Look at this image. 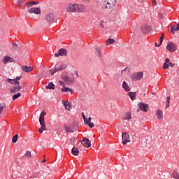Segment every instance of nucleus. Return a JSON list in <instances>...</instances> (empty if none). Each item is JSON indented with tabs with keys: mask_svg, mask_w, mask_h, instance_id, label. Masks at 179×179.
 I'll use <instances>...</instances> for the list:
<instances>
[{
	"mask_svg": "<svg viewBox=\"0 0 179 179\" xmlns=\"http://www.w3.org/2000/svg\"><path fill=\"white\" fill-rule=\"evenodd\" d=\"M163 38H164V34H162L161 37L159 38V43L160 44H162L163 43Z\"/></svg>",
	"mask_w": 179,
	"mask_h": 179,
	"instance_id": "obj_39",
	"label": "nucleus"
},
{
	"mask_svg": "<svg viewBox=\"0 0 179 179\" xmlns=\"http://www.w3.org/2000/svg\"><path fill=\"white\" fill-rule=\"evenodd\" d=\"M6 82H8L11 85H20V83L19 81H17V80H15V79L8 78L6 80Z\"/></svg>",
	"mask_w": 179,
	"mask_h": 179,
	"instance_id": "obj_21",
	"label": "nucleus"
},
{
	"mask_svg": "<svg viewBox=\"0 0 179 179\" xmlns=\"http://www.w3.org/2000/svg\"><path fill=\"white\" fill-rule=\"evenodd\" d=\"M166 50L170 52H176L177 51V45L175 43L169 42L166 46Z\"/></svg>",
	"mask_w": 179,
	"mask_h": 179,
	"instance_id": "obj_4",
	"label": "nucleus"
},
{
	"mask_svg": "<svg viewBox=\"0 0 179 179\" xmlns=\"http://www.w3.org/2000/svg\"><path fill=\"white\" fill-rule=\"evenodd\" d=\"M76 75L78 78H79V74L78 73V71H76Z\"/></svg>",
	"mask_w": 179,
	"mask_h": 179,
	"instance_id": "obj_56",
	"label": "nucleus"
},
{
	"mask_svg": "<svg viewBox=\"0 0 179 179\" xmlns=\"http://www.w3.org/2000/svg\"><path fill=\"white\" fill-rule=\"evenodd\" d=\"M45 20L48 23H52V22H54V14H52V13L47 14L45 16Z\"/></svg>",
	"mask_w": 179,
	"mask_h": 179,
	"instance_id": "obj_14",
	"label": "nucleus"
},
{
	"mask_svg": "<svg viewBox=\"0 0 179 179\" xmlns=\"http://www.w3.org/2000/svg\"><path fill=\"white\" fill-rule=\"evenodd\" d=\"M22 71H24V72H26V73H29V72H31L33 69L31 66H22Z\"/></svg>",
	"mask_w": 179,
	"mask_h": 179,
	"instance_id": "obj_20",
	"label": "nucleus"
},
{
	"mask_svg": "<svg viewBox=\"0 0 179 179\" xmlns=\"http://www.w3.org/2000/svg\"><path fill=\"white\" fill-rule=\"evenodd\" d=\"M106 9H113L117 5V0H105Z\"/></svg>",
	"mask_w": 179,
	"mask_h": 179,
	"instance_id": "obj_3",
	"label": "nucleus"
},
{
	"mask_svg": "<svg viewBox=\"0 0 179 179\" xmlns=\"http://www.w3.org/2000/svg\"><path fill=\"white\" fill-rule=\"evenodd\" d=\"M45 162H47V160L45 159L42 160V163H45Z\"/></svg>",
	"mask_w": 179,
	"mask_h": 179,
	"instance_id": "obj_57",
	"label": "nucleus"
},
{
	"mask_svg": "<svg viewBox=\"0 0 179 179\" xmlns=\"http://www.w3.org/2000/svg\"><path fill=\"white\" fill-rule=\"evenodd\" d=\"M70 142H71V143H75V142H76V138H75V137H71V138H70Z\"/></svg>",
	"mask_w": 179,
	"mask_h": 179,
	"instance_id": "obj_41",
	"label": "nucleus"
},
{
	"mask_svg": "<svg viewBox=\"0 0 179 179\" xmlns=\"http://www.w3.org/2000/svg\"><path fill=\"white\" fill-rule=\"evenodd\" d=\"M60 67L62 68V71L63 69H66V68H68V64L66 63H62L60 64Z\"/></svg>",
	"mask_w": 179,
	"mask_h": 179,
	"instance_id": "obj_33",
	"label": "nucleus"
},
{
	"mask_svg": "<svg viewBox=\"0 0 179 179\" xmlns=\"http://www.w3.org/2000/svg\"><path fill=\"white\" fill-rule=\"evenodd\" d=\"M71 153L74 156H78V155H79V150L78 149V148L73 147L71 150Z\"/></svg>",
	"mask_w": 179,
	"mask_h": 179,
	"instance_id": "obj_24",
	"label": "nucleus"
},
{
	"mask_svg": "<svg viewBox=\"0 0 179 179\" xmlns=\"http://www.w3.org/2000/svg\"><path fill=\"white\" fill-rule=\"evenodd\" d=\"M67 52H68L66 51V50H65V49H60V50H59V52L58 53H55V57L56 58H58V57H59V55L65 56V55H66Z\"/></svg>",
	"mask_w": 179,
	"mask_h": 179,
	"instance_id": "obj_13",
	"label": "nucleus"
},
{
	"mask_svg": "<svg viewBox=\"0 0 179 179\" xmlns=\"http://www.w3.org/2000/svg\"><path fill=\"white\" fill-rule=\"evenodd\" d=\"M62 92L63 93H66L69 92V93H71V94H73V90L66 87H64L63 88H62Z\"/></svg>",
	"mask_w": 179,
	"mask_h": 179,
	"instance_id": "obj_18",
	"label": "nucleus"
},
{
	"mask_svg": "<svg viewBox=\"0 0 179 179\" xmlns=\"http://www.w3.org/2000/svg\"><path fill=\"white\" fill-rule=\"evenodd\" d=\"M26 6H27V8H31V6H33L32 1H29V2L27 3Z\"/></svg>",
	"mask_w": 179,
	"mask_h": 179,
	"instance_id": "obj_38",
	"label": "nucleus"
},
{
	"mask_svg": "<svg viewBox=\"0 0 179 179\" xmlns=\"http://www.w3.org/2000/svg\"><path fill=\"white\" fill-rule=\"evenodd\" d=\"M16 48H17V44L15 42L13 43L11 50H13V51H15V50H16Z\"/></svg>",
	"mask_w": 179,
	"mask_h": 179,
	"instance_id": "obj_37",
	"label": "nucleus"
},
{
	"mask_svg": "<svg viewBox=\"0 0 179 179\" xmlns=\"http://www.w3.org/2000/svg\"><path fill=\"white\" fill-rule=\"evenodd\" d=\"M122 141L124 145H127L129 141V134L127 132L122 134Z\"/></svg>",
	"mask_w": 179,
	"mask_h": 179,
	"instance_id": "obj_6",
	"label": "nucleus"
},
{
	"mask_svg": "<svg viewBox=\"0 0 179 179\" xmlns=\"http://www.w3.org/2000/svg\"><path fill=\"white\" fill-rule=\"evenodd\" d=\"M46 89H49L50 90L55 89V85L52 83H49V84L46 86Z\"/></svg>",
	"mask_w": 179,
	"mask_h": 179,
	"instance_id": "obj_26",
	"label": "nucleus"
},
{
	"mask_svg": "<svg viewBox=\"0 0 179 179\" xmlns=\"http://www.w3.org/2000/svg\"><path fill=\"white\" fill-rule=\"evenodd\" d=\"M143 78V73L142 72H138V73H134L131 76V78L132 80H134L135 82L136 80H141Z\"/></svg>",
	"mask_w": 179,
	"mask_h": 179,
	"instance_id": "obj_5",
	"label": "nucleus"
},
{
	"mask_svg": "<svg viewBox=\"0 0 179 179\" xmlns=\"http://www.w3.org/2000/svg\"><path fill=\"white\" fill-rule=\"evenodd\" d=\"M162 45V44H160V42H159V44H157V42H155V47H160Z\"/></svg>",
	"mask_w": 179,
	"mask_h": 179,
	"instance_id": "obj_53",
	"label": "nucleus"
},
{
	"mask_svg": "<svg viewBox=\"0 0 179 179\" xmlns=\"http://www.w3.org/2000/svg\"><path fill=\"white\" fill-rule=\"evenodd\" d=\"M59 71H62V69L60 64H57L54 69L50 70V72L51 75H54L56 72H59Z\"/></svg>",
	"mask_w": 179,
	"mask_h": 179,
	"instance_id": "obj_8",
	"label": "nucleus"
},
{
	"mask_svg": "<svg viewBox=\"0 0 179 179\" xmlns=\"http://www.w3.org/2000/svg\"><path fill=\"white\" fill-rule=\"evenodd\" d=\"M172 176H173V178L179 179V175H178V173L176 171V170L173 171V173H172Z\"/></svg>",
	"mask_w": 179,
	"mask_h": 179,
	"instance_id": "obj_31",
	"label": "nucleus"
},
{
	"mask_svg": "<svg viewBox=\"0 0 179 179\" xmlns=\"http://www.w3.org/2000/svg\"><path fill=\"white\" fill-rule=\"evenodd\" d=\"M66 10L67 12H76V4H67Z\"/></svg>",
	"mask_w": 179,
	"mask_h": 179,
	"instance_id": "obj_7",
	"label": "nucleus"
},
{
	"mask_svg": "<svg viewBox=\"0 0 179 179\" xmlns=\"http://www.w3.org/2000/svg\"><path fill=\"white\" fill-rule=\"evenodd\" d=\"M100 26L102 27H104V26H103V23H101Z\"/></svg>",
	"mask_w": 179,
	"mask_h": 179,
	"instance_id": "obj_59",
	"label": "nucleus"
},
{
	"mask_svg": "<svg viewBox=\"0 0 179 179\" xmlns=\"http://www.w3.org/2000/svg\"><path fill=\"white\" fill-rule=\"evenodd\" d=\"M26 157H31V152L30 151H27L25 153Z\"/></svg>",
	"mask_w": 179,
	"mask_h": 179,
	"instance_id": "obj_40",
	"label": "nucleus"
},
{
	"mask_svg": "<svg viewBox=\"0 0 179 179\" xmlns=\"http://www.w3.org/2000/svg\"><path fill=\"white\" fill-rule=\"evenodd\" d=\"M20 79H22V77H17L16 79H14L15 80H17V82H18V80H20Z\"/></svg>",
	"mask_w": 179,
	"mask_h": 179,
	"instance_id": "obj_52",
	"label": "nucleus"
},
{
	"mask_svg": "<svg viewBox=\"0 0 179 179\" xmlns=\"http://www.w3.org/2000/svg\"><path fill=\"white\" fill-rule=\"evenodd\" d=\"M170 96L166 97V108H169L170 107Z\"/></svg>",
	"mask_w": 179,
	"mask_h": 179,
	"instance_id": "obj_34",
	"label": "nucleus"
},
{
	"mask_svg": "<svg viewBox=\"0 0 179 179\" xmlns=\"http://www.w3.org/2000/svg\"><path fill=\"white\" fill-rule=\"evenodd\" d=\"M136 93L135 92H129L128 93V96L130 97V99L131 100H135V96H136Z\"/></svg>",
	"mask_w": 179,
	"mask_h": 179,
	"instance_id": "obj_29",
	"label": "nucleus"
},
{
	"mask_svg": "<svg viewBox=\"0 0 179 179\" xmlns=\"http://www.w3.org/2000/svg\"><path fill=\"white\" fill-rule=\"evenodd\" d=\"M122 87L126 92H129L131 90V88L128 85V83H127V82L125 81H123L122 83Z\"/></svg>",
	"mask_w": 179,
	"mask_h": 179,
	"instance_id": "obj_22",
	"label": "nucleus"
},
{
	"mask_svg": "<svg viewBox=\"0 0 179 179\" xmlns=\"http://www.w3.org/2000/svg\"><path fill=\"white\" fill-rule=\"evenodd\" d=\"M87 124H88L90 128H93V127H94V124L92 122H90L89 123H87Z\"/></svg>",
	"mask_w": 179,
	"mask_h": 179,
	"instance_id": "obj_45",
	"label": "nucleus"
},
{
	"mask_svg": "<svg viewBox=\"0 0 179 179\" xmlns=\"http://www.w3.org/2000/svg\"><path fill=\"white\" fill-rule=\"evenodd\" d=\"M152 5H153V6H156V5H157L156 0H152Z\"/></svg>",
	"mask_w": 179,
	"mask_h": 179,
	"instance_id": "obj_49",
	"label": "nucleus"
},
{
	"mask_svg": "<svg viewBox=\"0 0 179 179\" xmlns=\"http://www.w3.org/2000/svg\"><path fill=\"white\" fill-rule=\"evenodd\" d=\"M65 129H66V132H73V130L72 129V128L69 127L68 126H65L64 127Z\"/></svg>",
	"mask_w": 179,
	"mask_h": 179,
	"instance_id": "obj_36",
	"label": "nucleus"
},
{
	"mask_svg": "<svg viewBox=\"0 0 179 179\" xmlns=\"http://www.w3.org/2000/svg\"><path fill=\"white\" fill-rule=\"evenodd\" d=\"M17 138H18L17 134H15V136H13V138H12L13 143H16L17 142Z\"/></svg>",
	"mask_w": 179,
	"mask_h": 179,
	"instance_id": "obj_35",
	"label": "nucleus"
},
{
	"mask_svg": "<svg viewBox=\"0 0 179 179\" xmlns=\"http://www.w3.org/2000/svg\"><path fill=\"white\" fill-rule=\"evenodd\" d=\"M81 143L85 146V148H90L92 146L90 140L89 138L84 137L83 138V141H81Z\"/></svg>",
	"mask_w": 179,
	"mask_h": 179,
	"instance_id": "obj_12",
	"label": "nucleus"
},
{
	"mask_svg": "<svg viewBox=\"0 0 179 179\" xmlns=\"http://www.w3.org/2000/svg\"><path fill=\"white\" fill-rule=\"evenodd\" d=\"M22 90V86L18 85L17 87H13L10 92L11 93H17V92H20Z\"/></svg>",
	"mask_w": 179,
	"mask_h": 179,
	"instance_id": "obj_19",
	"label": "nucleus"
},
{
	"mask_svg": "<svg viewBox=\"0 0 179 179\" xmlns=\"http://www.w3.org/2000/svg\"><path fill=\"white\" fill-rule=\"evenodd\" d=\"M169 65H171V68H173V66H174V64H173L171 62L169 64Z\"/></svg>",
	"mask_w": 179,
	"mask_h": 179,
	"instance_id": "obj_54",
	"label": "nucleus"
},
{
	"mask_svg": "<svg viewBox=\"0 0 179 179\" xmlns=\"http://www.w3.org/2000/svg\"><path fill=\"white\" fill-rule=\"evenodd\" d=\"M82 116H83V120H84V122H86V120H87V118H86V116H85L84 113H82Z\"/></svg>",
	"mask_w": 179,
	"mask_h": 179,
	"instance_id": "obj_48",
	"label": "nucleus"
},
{
	"mask_svg": "<svg viewBox=\"0 0 179 179\" xmlns=\"http://www.w3.org/2000/svg\"><path fill=\"white\" fill-rule=\"evenodd\" d=\"M59 83L60 86H62V87H65V83H64V81H59Z\"/></svg>",
	"mask_w": 179,
	"mask_h": 179,
	"instance_id": "obj_47",
	"label": "nucleus"
},
{
	"mask_svg": "<svg viewBox=\"0 0 179 179\" xmlns=\"http://www.w3.org/2000/svg\"><path fill=\"white\" fill-rule=\"evenodd\" d=\"M3 108H6V104H5V103H0V114L3 110Z\"/></svg>",
	"mask_w": 179,
	"mask_h": 179,
	"instance_id": "obj_32",
	"label": "nucleus"
},
{
	"mask_svg": "<svg viewBox=\"0 0 179 179\" xmlns=\"http://www.w3.org/2000/svg\"><path fill=\"white\" fill-rule=\"evenodd\" d=\"M62 104L64 106L66 110H67L68 111L71 110V108H72V105H71V102H69L68 101L62 100Z\"/></svg>",
	"mask_w": 179,
	"mask_h": 179,
	"instance_id": "obj_11",
	"label": "nucleus"
},
{
	"mask_svg": "<svg viewBox=\"0 0 179 179\" xmlns=\"http://www.w3.org/2000/svg\"><path fill=\"white\" fill-rule=\"evenodd\" d=\"M63 80L66 86H72L75 83V77L72 74H68L63 77Z\"/></svg>",
	"mask_w": 179,
	"mask_h": 179,
	"instance_id": "obj_2",
	"label": "nucleus"
},
{
	"mask_svg": "<svg viewBox=\"0 0 179 179\" xmlns=\"http://www.w3.org/2000/svg\"><path fill=\"white\" fill-rule=\"evenodd\" d=\"M45 112L43 111L39 116V123L41 128L38 129L39 134H43L45 131V122L44 121V116L45 115Z\"/></svg>",
	"mask_w": 179,
	"mask_h": 179,
	"instance_id": "obj_1",
	"label": "nucleus"
},
{
	"mask_svg": "<svg viewBox=\"0 0 179 179\" xmlns=\"http://www.w3.org/2000/svg\"><path fill=\"white\" fill-rule=\"evenodd\" d=\"M92 117H90L87 120H85V124H88L89 122H92Z\"/></svg>",
	"mask_w": 179,
	"mask_h": 179,
	"instance_id": "obj_46",
	"label": "nucleus"
},
{
	"mask_svg": "<svg viewBox=\"0 0 179 179\" xmlns=\"http://www.w3.org/2000/svg\"><path fill=\"white\" fill-rule=\"evenodd\" d=\"M24 0H17V3L18 4V5H20V6H22V3H23V1H24Z\"/></svg>",
	"mask_w": 179,
	"mask_h": 179,
	"instance_id": "obj_44",
	"label": "nucleus"
},
{
	"mask_svg": "<svg viewBox=\"0 0 179 179\" xmlns=\"http://www.w3.org/2000/svg\"><path fill=\"white\" fill-rule=\"evenodd\" d=\"M28 12L29 13H34L35 15H41V10L40 8H31L29 9Z\"/></svg>",
	"mask_w": 179,
	"mask_h": 179,
	"instance_id": "obj_9",
	"label": "nucleus"
},
{
	"mask_svg": "<svg viewBox=\"0 0 179 179\" xmlns=\"http://www.w3.org/2000/svg\"><path fill=\"white\" fill-rule=\"evenodd\" d=\"M15 60L13 58L9 56H5L2 60L3 64H7L8 62H13Z\"/></svg>",
	"mask_w": 179,
	"mask_h": 179,
	"instance_id": "obj_17",
	"label": "nucleus"
},
{
	"mask_svg": "<svg viewBox=\"0 0 179 179\" xmlns=\"http://www.w3.org/2000/svg\"><path fill=\"white\" fill-rule=\"evenodd\" d=\"M138 106L139 107L140 110L144 111L145 113H147L148 110H149L148 104L142 102L138 103Z\"/></svg>",
	"mask_w": 179,
	"mask_h": 179,
	"instance_id": "obj_10",
	"label": "nucleus"
},
{
	"mask_svg": "<svg viewBox=\"0 0 179 179\" xmlns=\"http://www.w3.org/2000/svg\"><path fill=\"white\" fill-rule=\"evenodd\" d=\"M32 2V6L33 5H37L38 3H39L38 1H31Z\"/></svg>",
	"mask_w": 179,
	"mask_h": 179,
	"instance_id": "obj_50",
	"label": "nucleus"
},
{
	"mask_svg": "<svg viewBox=\"0 0 179 179\" xmlns=\"http://www.w3.org/2000/svg\"><path fill=\"white\" fill-rule=\"evenodd\" d=\"M178 28L176 27V26H172L171 27V32L172 33V34H175L176 31H178Z\"/></svg>",
	"mask_w": 179,
	"mask_h": 179,
	"instance_id": "obj_27",
	"label": "nucleus"
},
{
	"mask_svg": "<svg viewBox=\"0 0 179 179\" xmlns=\"http://www.w3.org/2000/svg\"><path fill=\"white\" fill-rule=\"evenodd\" d=\"M165 62H166V64H169V62H170V59L166 58V59H165Z\"/></svg>",
	"mask_w": 179,
	"mask_h": 179,
	"instance_id": "obj_51",
	"label": "nucleus"
},
{
	"mask_svg": "<svg viewBox=\"0 0 179 179\" xmlns=\"http://www.w3.org/2000/svg\"><path fill=\"white\" fill-rule=\"evenodd\" d=\"M95 55H96L98 58H101V50L99 48L95 49Z\"/></svg>",
	"mask_w": 179,
	"mask_h": 179,
	"instance_id": "obj_23",
	"label": "nucleus"
},
{
	"mask_svg": "<svg viewBox=\"0 0 179 179\" xmlns=\"http://www.w3.org/2000/svg\"><path fill=\"white\" fill-rule=\"evenodd\" d=\"M176 28L179 30V22L177 24Z\"/></svg>",
	"mask_w": 179,
	"mask_h": 179,
	"instance_id": "obj_55",
	"label": "nucleus"
},
{
	"mask_svg": "<svg viewBox=\"0 0 179 179\" xmlns=\"http://www.w3.org/2000/svg\"><path fill=\"white\" fill-rule=\"evenodd\" d=\"M156 115L159 120H162V118H163V115L162 114V110H160V109L157 110Z\"/></svg>",
	"mask_w": 179,
	"mask_h": 179,
	"instance_id": "obj_25",
	"label": "nucleus"
},
{
	"mask_svg": "<svg viewBox=\"0 0 179 179\" xmlns=\"http://www.w3.org/2000/svg\"><path fill=\"white\" fill-rule=\"evenodd\" d=\"M22 96V94L20 92H17V94H14L13 96V100H16V99H19Z\"/></svg>",
	"mask_w": 179,
	"mask_h": 179,
	"instance_id": "obj_30",
	"label": "nucleus"
},
{
	"mask_svg": "<svg viewBox=\"0 0 179 179\" xmlns=\"http://www.w3.org/2000/svg\"><path fill=\"white\" fill-rule=\"evenodd\" d=\"M152 94H155V93H152Z\"/></svg>",
	"mask_w": 179,
	"mask_h": 179,
	"instance_id": "obj_60",
	"label": "nucleus"
},
{
	"mask_svg": "<svg viewBox=\"0 0 179 179\" xmlns=\"http://www.w3.org/2000/svg\"><path fill=\"white\" fill-rule=\"evenodd\" d=\"M141 31L143 34H148L150 31V27L148 25H143L141 27Z\"/></svg>",
	"mask_w": 179,
	"mask_h": 179,
	"instance_id": "obj_15",
	"label": "nucleus"
},
{
	"mask_svg": "<svg viewBox=\"0 0 179 179\" xmlns=\"http://www.w3.org/2000/svg\"><path fill=\"white\" fill-rule=\"evenodd\" d=\"M124 120H127L128 121H129V120H131V114H127L125 118H124Z\"/></svg>",
	"mask_w": 179,
	"mask_h": 179,
	"instance_id": "obj_42",
	"label": "nucleus"
},
{
	"mask_svg": "<svg viewBox=\"0 0 179 179\" xmlns=\"http://www.w3.org/2000/svg\"><path fill=\"white\" fill-rule=\"evenodd\" d=\"M127 68H126L125 69L122 70V72H125V71H127Z\"/></svg>",
	"mask_w": 179,
	"mask_h": 179,
	"instance_id": "obj_58",
	"label": "nucleus"
},
{
	"mask_svg": "<svg viewBox=\"0 0 179 179\" xmlns=\"http://www.w3.org/2000/svg\"><path fill=\"white\" fill-rule=\"evenodd\" d=\"M85 6L82 5V4H76V12H85Z\"/></svg>",
	"mask_w": 179,
	"mask_h": 179,
	"instance_id": "obj_16",
	"label": "nucleus"
},
{
	"mask_svg": "<svg viewBox=\"0 0 179 179\" xmlns=\"http://www.w3.org/2000/svg\"><path fill=\"white\" fill-rule=\"evenodd\" d=\"M163 69H169V64L167 63H164Z\"/></svg>",
	"mask_w": 179,
	"mask_h": 179,
	"instance_id": "obj_43",
	"label": "nucleus"
},
{
	"mask_svg": "<svg viewBox=\"0 0 179 179\" xmlns=\"http://www.w3.org/2000/svg\"><path fill=\"white\" fill-rule=\"evenodd\" d=\"M114 43H115V41L113 38H108L106 41V45H110V44H114Z\"/></svg>",
	"mask_w": 179,
	"mask_h": 179,
	"instance_id": "obj_28",
	"label": "nucleus"
}]
</instances>
